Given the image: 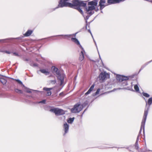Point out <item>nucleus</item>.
Listing matches in <instances>:
<instances>
[{
    "label": "nucleus",
    "instance_id": "nucleus-1",
    "mask_svg": "<svg viewBox=\"0 0 152 152\" xmlns=\"http://www.w3.org/2000/svg\"><path fill=\"white\" fill-rule=\"evenodd\" d=\"M72 3L69 4L70 7L77 9L82 14H83V12L80 7H85L86 4L84 1L79 0H73L72 1Z\"/></svg>",
    "mask_w": 152,
    "mask_h": 152
},
{
    "label": "nucleus",
    "instance_id": "nucleus-2",
    "mask_svg": "<svg viewBox=\"0 0 152 152\" xmlns=\"http://www.w3.org/2000/svg\"><path fill=\"white\" fill-rule=\"evenodd\" d=\"M149 109V108L148 107L147 109H145V110L144 113V115L143 116V118L142 120L141 124V126L140 127V129L139 132V134L137 137V141H138L139 140V138L141 136V133L142 131V129H143V133L145 131V129H144V126H145V125L146 121V120L147 118V116L148 115V111Z\"/></svg>",
    "mask_w": 152,
    "mask_h": 152
},
{
    "label": "nucleus",
    "instance_id": "nucleus-3",
    "mask_svg": "<svg viewBox=\"0 0 152 152\" xmlns=\"http://www.w3.org/2000/svg\"><path fill=\"white\" fill-rule=\"evenodd\" d=\"M83 109V106L80 103L75 104L73 107L71 109V111L72 113H76L79 112Z\"/></svg>",
    "mask_w": 152,
    "mask_h": 152
},
{
    "label": "nucleus",
    "instance_id": "nucleus-4",
    "mask_svg": "<svg viewBox=\"0 0 152 152\" xmlns=\"http://www.w3.org/2000/svg\"><path fill=\"white\" fill-rule=\"evenodd\" d=\"M69 0H60L58 7H70L69 4L70 3L69 2Z\"/></svg>",
    "mask_w": 152,
    "mask_h": 152
},
{
    "label": "nucleus",
    "instance_id": "nucleus-5",
    "mask_svg": "<svg viewBox=\"0 0 152 152\" xmlns=\"http://www.w3.org/2000/svg\"><path fill=\"white\" fill-rule=\"evenodd\" d=\"M50 111L54 113L56 115H61L64 114V110L57 108H55L50 109Z\"/></svg>",
    "mask_w": 152,
    "mask_h": 152
},
{
    "label": "nucleus",
    "instance_id": "nucleus-6",
    "mask_svg": "<svg viewBox=\"0 0 152 152\" xmlns=\"http://www.w3.org/2000/svg\"><path fill=\"white\" fill-rule=\"evenodd\" d=\"M99 78L100 80L102 81L110 78L109 75L105 72H102L99 75Z\"/></svg>",
    "mask_w": 152,
    "mask_h": 152
},
{
    "label": "nucleus",
    "instance_id": "nucleus-7",
    "mask_svg": "<svg viewBox=\"0 0 152 152\" xmlns=\"http://www.w3.org/2000/svg\"><path fill=\"white\" fill-rule=\"evenodd\" d=\"M58 79L60 80L61 82V85L64 82V78L62 75L60 74V71L58 69L57 71H56L55 73Z\"/></svg>",
    "mask_w": 152,
    "mask_h": 152
},
{
    "label": "nucleus",
    "instance_id": "nucleus-8",
    "mask_svg": "<svg viewBox=\"0 0 152 152\" xmlns=\"http://www.w3.org/2000/svg\"><path fill=\"white\" fill-rule=\"evenodd\" d=\"M116 78L117 80L119 82H122L124 81H126L129 79L128 77L121 75H117Z\"/></svg>",
    "mask_w": 152,
    "mask_h": 152
},
{
    "label": "nucleus",
    "instance_id": "nucleus-9",
    "mask_svg": "<svg viewBox=\"0 0 152 152\" xmlns=\"http://www.w3.org/2000/svg\"><path fill=\"white\" fill-rule=\"evenodd\" d=\"M95 9V7L94 6H90L88 7V9L86 8L87 13L90 15L94 13L93 11Z\"/></svg>",
    "mask_w": 152,
    "mask_h": 152
},
{
    "label": "nucleus",
    "instance_id": "nucleus-10",
    "mask_svg": "<svg viewBox=\"0 0 152 152\" xmlns=\"http://www.w3.org/2000/svg\"><path fill=\"white\" fill-rule=\"evenodd\" d=\"M71 40L75 43L77 45L79 46L80 48L82 50H83V48L82 46L80 45L79 42L78 40V39H76V38H72L71 39Z\"/></svg>",
    "mask_w": 152,
    "mask_h": 152
},
{
    "label": "nucleus",
    "instance_id": "nucleus-11",
    "mask_svg": "<svg viewBox=\"0 0 152 152\" xmlns=\"http://www.w3.org/2000/svg\"><path fill=\"white\" fill-rule=\"evenodd\" d=\"M105 0H100L99 2V5L100 7V10L102 9L107 5H105L104 4L105 3Z\"/></svg>",
    "mask_w": 152,
    "mask_h": 152
},
{
    "label": "nucleus",
    "instance_id": "nucleus-12",
    "mask_svg": "<svg viewBox=\"0 0 152 152\" xmlns=\"http://www.w3.org/2000/svg\"><path fill=\"white\" fill-rule=\"evenodd\" d=\"M97 0H94L92 1L88 2V5L91 6H94L95 7V6H96L97 5Z\"/></svg>",
    "mask_w": 152,
    "mask_h": 152
},
{
    "label": "nucleus",
    "instance_id": "nucleus-13",
    "mask_svg": "<svg viewBox=\"0 0 152 152\" xmlns=\"http://www.w3.org/2000/svg\"><path fill=\"white\" fill-rule=\"evenodd\" d=\"M52 88H48L46 87H44L43 88V90H44L45 91L47 92V95L48 96H49L51 95V92L50 91V90H52Z\"/></svg>",
    "mask_w": 152,
    "mask_h": 152
},
{
    "label": "nucleus",
    "instance_id": "nucleus-14",
    "mask_svg": "<svg viewBox=\"0 0 152 152\" xmlns=\"http://www.w3.org/2000/svg\"><path fill=\"white\" fill-rule=\"evenodd\" d=\"M63 127L65 132V133L64 134V135L68 131L69 126L66 123L64 124Z\"/></svg>",
    "mask_w": 152,
    "mask_h": 152
},
{
    "label": "nucleus",
    "instance_id": "nucleus-15",
    "mask_svg": "<svg viewBox=\"0 0 152 152\" xmlns=\"http://www.w3.org/2000/svg\"><path fill=\"white\" fill-rule=\"evenodd\" d=\"M33 31L28 30L24 34L25 37H28L30 36L32 33Z\"/></svg>",
    "mask_w": 152,
    "mask_h": 152
},
{
    "label": "nucleus",
    "instance_id": "nucleus-16",
    "mask_svg": "<svg viewBox=\"0 0 152 152\" xmlns=\"http://www.w3.org/2000/svg\"><path fill=\"white\" fill-rule=\"evenodd\" d=\"M84 52L85 51L83 49V50H82V51L81 52L79 59L81 61L83 60L84 58Z\"/></svg>",
    "mask_w": 152,
    "mask_h": 152
},
{
    "label": "nucleus",
    "instance_id": "nucleus-17",
    "mask_svg": "<svg viewBox=\"0 0 152 152\" xmlns=\"http://www.w3.org/2000/svg\"><path fill=\"white\" fill-rule=\"evenodd\" d=\"M94 85L93 84L91 86L90 88L87 91V92L85 94V95H87L89 94L94 89Z\"/></svg>",
    "mask_w": 152,
    "mask_h": 152
},
{
    "label": "nucleus",
    "instance_id": "nucleus-18",
    "mask_svg": "<svg viewBox=\"0 0 152 152\" xmlns=\"http://www.w3.org/2000/svg\"><path fill=\"white\" fill-rule=\"evenodd\" d=\"M39 71L45 74L46 75L49 74V72L45 69H41Z\"/></svg>",
    "mask_w": 152,
    "mask_h": 152
},
{
    "label": "nucleus",
    "instance_id": "nucleus-19",
    "mask_svg": "<svg viewBox=\"0 0 152 152\" xmlns=\"http://www.w3.org/2000/svg\"><path fill=\"white\" fill-rule=\"evenodd\" d=\"M107 2L108 5L117 3L116 2V0H107Z\"/></svg>",
    "mask_w": 152,
    "mask_h": 152
},
{
    "label": "nucleus",
    "instance_id": "nucleus-20",
    "mask_svg": "<svg viewBox=\"0 0 152 152\" xmlns=\"http://www.w3.org/2000/svg\"><path fill=\"white\" fill-rule=\"evenodd\" d=\"M71 35H62L61 36L62 37V38L64 39H69V38L71 37Z\"/></svg>",
    "mask_w": 152,
    "mask_h": 152
},
{
    "label": "nucleus",
    "instance_id": "nucleus-21",
    "mask_svg": "<svg viewBox=\"0 0 152 152\" xmlns=\"http://www.w3.org/2000/svg\"><path fill=\"white\" fill-rule=\"evenodd\" d=\"M0 82H1L3 85H4L7 83V80L4 78H0Z\"/></svg>",
    "mask_w": 152,
    "mask_h": 152
},
{
    "label": "nucleus",
    "instance_id": "nucleus-22",
    "mask_svg": "<svg viewBox=\"0 0 152 152\" xmlns=\"http://www.w3.org/2000/svg\"><path fill=\"white\" fill-rule=\"evenodd\" d=\"M152 103V97L150 98L148 100L147 102L146 103V105L148 104L149 106H150Z\"/></svg>",
    "mask_w": 152,
    "mask_h": 152
},
{
    "label": "nucleus",
    "instance_id": "nucleus-23",
    "mask_svg": "<svg viewBox=\"0 0 152 152\" xmlns=\"http://www.w3.org/2000/svg\"><path fill=\"white\" fill-rule=\"evenodd\" d=\"M52 69L53 73H55L56 71H57L58 68L55 66H53L52 67Z\"/></svg>",
    "mask_w": 152,
    "mask_h": 152
},
{
    "label": "nucleus",
    "instance_id": "nucleus-24",
    "mask_svg": "<svg viewBox=\"0 0 152 152\" xmlns=\"http://www.w3.org/2000/svg\"><path fill=\"white\" fill-rule=\"evenodd\" d=\"M134 88L135 90L137 92H138L139 91V88L137 85H134Z\"/></svg>",
    "mask_w": 152,
    "mask_h": 152
},
{
    "label": "nucleus",
    "instance_id": "nucleus-25",
    "mask_svg": "<svg viewBox=\"0 0 152 152\" xmlns=\"http://www.w3.org/2000/svg\"><path fill=\"white\" fill-rule=\"evenodd\" d=\"M74 118H70L67 121V122L69 123H72L73 121Z\"/></svg>",
    "mask_w": 152,
    "mask_h": 152
},
{
    "label": "nucleus",
    "instance_id": "nucleus-26",
    "mask_svg": "<svg viewBox=\"0 0 152 152\" xmlns=\"http://www.w3.org/2000/svg\"><path fill=\"white\" fill-rule=\"evenodd\" d=\"M15 91L17 93L22 94L23 93L22 91L21 90H19L18 89H15Z\"/></svg>",
    "mask_w": 152,
    "mask_h": 152
},
{
    "label": "nucleus",
    "instance_id": "nucleus-27",
    "mask_svg": "<svg viewBox=\"0 0 152 152\" xmlns=\"http://www.w3.org/2000/svg\"><path fill=\"white\" fill-rule=\"evenodd\" d=\"M135 148L136 150H138L139 148V146L138 144V141H136L135 144Z\"/></svg>",
    "mask_w": 152,
    "mask_h": 152
},
{
    "label": "nucleus",
    "instance_id": "nucleus-28",
    "mask_svg": "<svg viewBox=\"0 0 152 152\" xmlns=\"http://www.w3.org/2000/svg\"><path fill=\"white\" fill-rule=\"evenodd\" d=\"M142 94L144 96L146 97H148L150 96V95L146 93L143 92Z\"/></svg>",
    "mask_w": 152,
    "mask_h": 152
},
{
    "label": "nucleus",
    "instance_id": "nucleus-29",
    "mask_svg": "<svg viewBox=\"0 0 152 152\" xmlns=\"http://www.w3.org/2000/svg\"><path fill=\"white\" fill-rule=\"evenodd\" d=\"M100 90V89L99 88H98L97 89L96 91V92L95 93L96 95L98 94L99 93Z\"/></svg>",
    "mask_w": 152,
    "mask_h": 152
},
{
    "label": "nucleus",
    "instance_id": "nucleus-30",
    "mask_svg": "<svg viewBox=\"0 0 152 152\" xmlns=\"http://www.w3.org/2000/svg\"><path fill=\"white\" fill-rule=\"evenodd\" d=\"M16 81L20 84H22V82L19 80H16Z\"/></svg>",
    "mask_w": 152,
    "mask_h": 152
},
{
    "label": "nucleus",
    "instance_id": "nucleus-31",
    "mask_svg": "<svg viewBox=\"0 0 152 152\" xmlns=\"http://www.w3.org/2000/svg\"><path fill=\"white\" fill-rule=\"evenodd\" d=\"M46 100H43L42 101H40L39 103L45 104V103Z\"/></svg>",
    "mask_w": 152,
    "mask_h": 152
},
{
    "label": "nucleus",
    "instance_id": "nucleus-32",
    "mask_svg": "<svg viewBox=\"0 0 152 152\" xmlns=\"http://www.w3.org/2000/svg\"><path fill=\"white\" fill-rule=\"evenodd\" d=\"M4 52L5 53H8V54H10V52H9V51H8L6 50V51H4Z\"/></svg>",
    "mask_w": 152,
    "mask_h": 152
},
{
    "label": "nucleus",
    "instance_id": "nucleus-33",
    "mask_svg": "<svg viewBox=\"0 0 152 152\" xmlns=\"http://www.w3.org/2000/svg\"><path fill=\"white\" fill-rule=\"evenodd\" d=\"M13 54L15 56H18V54L17 53H13Z\"/></svg>",
    "mask_w": 152,
    "mask_h": 152
},
{
    "label": "nucleus",
    "instance_id": "nucleus-34",
    "mask_svg": "<svg viewBox=\"0 0 152 152\" xmlns=\"http://www.w3.org/2000/svg\"><path fill=\"white\" fill-rule=\"evenodd\" d=\"M59 95L60 96H64V93L63 92H61L60 93Z\"/></svg>",
    "mask_w": 152,
    "mask_h": 152
},
{
    "label": "nucleus",
    "instance_id": "nucleus-35",
    "mask_svg": "<svg viewBox=\"0 0 152 152\" xmlns=\"http://www.w3.org/2000/svg\"><path fill=\"white\" fill-rule=\"evenodd\" d=\"M26 92H27L28 93H30L31 92L30 90H27Z\"/></svg>",
    "mask_w": 152,
    "mask_h": 152
},
{
    "label": "nucleus",
    "instance_id": "nucleus-36",
    "mask_svg": "<svg viewBox=\"0 0 152 152\" xmlns=\"http://www.w3.org/2000/svg\"><path fill=\"white\" fill-rule=\"evenodd\" d=\"M24 60L25 61H28V59H25Z\"/></svg>",
    "mask_w": 152,
    "mask_h": 152
},
{
    "label": "nucleus",
    "instance_id": "nucleus-37",
    "mask_svg": "<svg viewBox=\"0 0 152 152\" xmlns=\"http://www.w3.org/2000/svg\"><path fill=\"white\" fill-rule=\"evenodd\" d=\"M88 17H89V16H86V18L87 19H88Z\"/></svg>",
    "mask_w": 152,
    "mask_h": 152
}]
</instances>
